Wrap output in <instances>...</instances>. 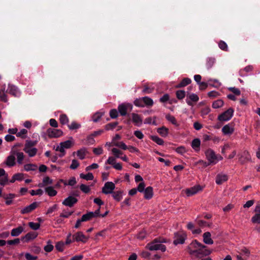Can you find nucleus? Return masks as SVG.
I'll use <instances>...</instances> for the list:
<instances>
[{
  "instance_id": "f257e3e1",
  "label": "nucleus",
  "mask_w": 260,
  "mask_h": 260,
  "mask_svg": "<svg viewBox=\"0 0 260 260\" xmlns=\"http://www.w3.org/2000/svg\"><path fill=\"white\" fill-rule=\"evenodd\" d=\"M187 249L190 255L197 257L207 256L211 253V250L206 246L200 243L197 240H193L187 246Z\"/></svg>"
},
{
  "instance_id": "f03ea898",
  "label": "nucleus",
  "mask_w": 260,
  "mask_h": 260,
  "mask_svg": "<svg viewBox=\"0 0 260 260\" xmlns=\"http://www.w3.org/2000/svg\"><path fill=\"white\" fill-rule=\"evenodd\" d=\"M167 242V239L164 238L158 237L147 244L146 247L151 251L160 250L162 252H165L166 250V247L162 243H166Z\"/></svg>"
},
{
  "instance_id": "7ed1b4c3",
  "label": "nucleus",
  "mask_w": 260,
  "mask_h": 260,
  "mask_svg": "<svg viewBox=\"0 0 260 260\" xmlns=\"http://www.w3.org/2000/svg\"><path fill=\"white\" fill-rule=\"evenodd\" d=\"M187 238V235L183 232H177L174 234V240L173 243L174 245L182 244L184 243Z\"/></svg>"
},
{
  "instance_id": "20e7f679",
  "label": "nucleus",
  "mask_w": 260,
  "mask_h": 260,
  "mask_svg": "<svg viewBox=\"0 0 260 260\" xmlns=\"http://www.w3.org/2000/svg\"><path fill=\"white\" fill-rule=\"evenodd\" d=\"M234 110L230 108L218 116V120L220 121H226L229 120L233 116Z\"/></svg>"
},
{
  "instance_id": "39448f33",
  "label": "nucleus",
  "mask_w": 260,
  "mask_h": 260,
  "mask_svg": "<svg viewBox=\"0 0 260 260\" xmlns=\"http://www.w3.org/2000/svg\"><path fill=\"white\" fill-rule=\"evenodd\" d=\"M207 159L211 164H215L217 162V157L214 151L211 149H208L205 151Z\"/></svg>"
},
{
  "instance_id": "423d86ee",
  "label": "nucleus",
  "mask_w": 260,
  "mask_h": 260,
  "mask_svg": "<svg viewBox=\"0 0 260 260\" xmlns=\"http://www.w3.org/2000/svg\"><path fill=\"white\" fill-rule=\"evenodd\" d=\"M115 188V184L112 182H107L102 188V192L105 194L112 193Z\"/></svg>"
},
{
  "instance_id": "0eeeda50",
  "label": "nucleus",
  "mask_w": 260,
  "mask_h": 260,
  "mask_svg": "<svg viewBox=\"0 0 260 260\" xmlns=\"http://www.w3.org/2000/svg\"><path fill=\"white\" fill-rule=\"evenodd\" d=\"M74 144V142L71 140H67L60 143V146H57L55 150L63 152L64 149H69L71 148Z\"/></svg>"
},
{
  "instance_id": "6e6552de",
  "label": "nucleus",
  "mask_w": 260,
  "mask_h": 260,
  "mask_svg": "<svg viewBox=\"0 0 260 260\" xmlns=\"http://www.w3.org/2000/svg\"><path fill=\"white\" fill-rule=\"evenodd\" d=\"M133 106L130 104H121L118 107V111L121 116H124L126 115L127 111L129 109L132 110Z\"/></svg>"
},
{
  "instance_id": "1a4fd4ad",
  "label": "nucleus",
  "mask_w": 260,
  "mask_h": 260,
  "mask_svg": "<svg viewBox=\"0 0 260 260\" xmlns=\"http://www.w3.org/2000/svg\"><path fill=\"white\" fill-rule=\"evenodd\" d=\"M73 241L76 242H81L86 243L89 238L88 236H86L82 232H78L72 236Z\"/></svg>"
},
{
  "instance_id": "9d476101",
  "label": "nucleus",
  "mask_w": 260,
  "mask_h": 260,
  "mask_svg": "<svg viewBox=\"0 0 260 260\" xmlns=\"http://www.w3.org/2000/svg\"><path fill=\"white\" fill-rule=\"evenodd\" d=\"M47 134L49 138H58L63 135V132L58 129L49 128L47 130Z\"/></svg>"
},
{
  "instance_id": "9b49d317",
  "label": "nucleus",
  "mask_w": 260,
  "mask_h": 260,
  "mask_svg": "<svg viewBox=\"0 0 260 260\" xmlns=\"http://www.w3.org/2000/svg\"><path fill=\"white\" fill-rule=\"evenodd\" d=\"M199 100V98L196 94L188 93L187 94L186 102L189 106H193V102L197 103Z\"/></svg>"
},
{
  "instance_id": "f8f14e48",
  "label": "nucleus",
  "mask_w": 260,
  "mask_h": 260,
  "mask_svg": "<svg viewBox=\"0 0 260 260\" xmlns=\"http://www.w3.org/2000/svg\"><path fill=\"white\" fill-rule=\"evenodd\" d=\"M8 182V175L4 169L0 168V185H5Z\"/></svg>"
},
{
  "instance_id": "ddd939ff",
  "label": "nucleus",
  "mask_w": 260,
  "mask_h": 260,
  "mask_svg": "<svg viewBox=\"0 0 260 260\" xmlns=\"http://www.w3.org/2000/svg\"><path fill=\"white\" fill-rule=\"evenodd\" d=\"M131 115L132 120L135 125L140 126L142 124L143 119L140 115L135 113H132Z\"/></svg>"
},
{
  "instance_id": "4468645a",
  "label": "nucleus",
  "mask_w": 260,
  "mask_h": 260,
  "mask_svg": "<svg viewBox=\"0 0 260 260\" xmlns=\"http://www.w3.org/2000/svg\"><path fill=\"white\" fill-rule=\"evenodd\" d=\"M77 202V199L73 196H69L62 202V204L66 206L71 207Z\"/></svg>"
},
{
  "instance_id": "2eb2a0df",
  "label": "nucleus",
  "mask_w": 260,
  "mask_h": 260,
  "mask_svg": "<svg viewBox=\"0 0 260 260\" xmlns=\"http://www.w3.org/2000/svg\"><path fill=\"white\" fill-rule=\"evenodd\" d=\"M250 159V155L247 151H244L239 158V161L241 164H244Z\"/></svg>"
},
{
  "instance_id": "dca6fc26",
  "label": "nucleus",
  "mask_w": 260,
  "mask_h": 260,
  "mask_svg": "<svg viewBox=\"0 0 260 260\" xmlns=\"http://www.w3.org/2000/svg\"><path fill=\"white\" fill-rule=\"evenodd\" d=\"M38 236V234L35 232H28L24 236L21 237V240L25 242H28L31 240L35 239Z\"/></svg>"
},
{
  "instance_id": "f3484780",
  "label": "nucleus",
  "mask_w": 260,
  "mask_h": 260,
  "mask_svg": "<svg viewBox=\"0 0 260 260\" xmlns=\"http://www.w3.org/2000/svg\"><path fill=\"white\" fill-rule=\"evenodd\" d=\"M38 206V203L37 202H34L29 206H27L24 208L21 211V213L22 214H27L30 213L34 210H35Z\"/></svg>"
},
{
  "instance_id": "a211bd4d",
  "label": "nucleus",
  "mask_w": 260,
  "mask_h": 260,
  "mask_svg": "<svg viewBox=\"0 0 260 260\" xmlns=\"http://www.w3.org/2000/svg\"><path fill=\"white\" fill-rule=\"evenodd\" d=\"M6 92L14 96H17L19 94L18 88L16 86L11 84H9Z\"/></svg>"
},
{
  "instance_id": "6ab92c4d",
  "label": "nucleus",
  "mask_w": 260,
  "mask_h": 260,
  "mask_svg": "<svg viewBox=\"0 0 260 260\" xmlns=\"http://www.w3.org/2000/svg\"><path fill=\"white\" fill-rule=\"evenodd\" d=\"M11 154L8 156L6 160V164L7 166L11 167L14 166L16 164L15 162V156L14 154L11 151Z\"/></svg>"
},
{
  "instance_id": "aec40b11",
  "label": "nucleus",
  "mask_w": 260,
  "mask_h": 260,
  "mask_svg": "<svg viewBox=\"0 0 260 260\" xmlns=\"http://www.w3.org/2000/svg\"><path fill=\"white\" fill-rule=\"evenodd\" d=\"M201 189V186L198 185L187 189L185 192L188 197H190L197 193Z\"/></svg>"
},
{
  "instance_id": "412c9836",
  "label": "nucleus",
  "mask_w": 260,
  "mask_h": 260,
  "mask_svg": "<svg viewBox=\"0 0 260 260\" xmlns=\"http://www.w3.org/2000/svg\"><path fill=\"white\" fill-rule=\"evenodd\" d=\"M15 197L16 194L14 193H4L3 198L6 200V204L9 206L13 203V199H14Z\"/></svg>"
},
{
  "instance_id": "4be33fe9",
  "label": "nucleus",
  "mask_w": 260,
  "mask_h": 260,
  "mask_svg": "<svg viewBox=\"0 0 260 260\" xmlns=\"http://www.w3.org/2000/svg\"><path fill=\"white\" fill-rule=\"evenodd\" d=\"M228 179V177L226 175L218 174L216 177L215 182L217 184L220 185L227 181Z\"/></svg>"
},
{
  "instance_id": "5701e85b",
  "label": "nucleus",
  "mask_w": 260,
  "mask_h": 260,
  "mask_svg": "<svg viewBox=\"0 0 260 260\" xmlns=\"http://www.w3.org/2000/svg\"><path fill=\"white\" fill-rule=\"evenodd\" d=\"M143 192L144 193V198L146 200H150L153 195L152 187L148 186L146 187Z\"/></svg>"
},
{
  "instance_id": "b1692460",
  "label": "nucleus",
  "mask_w": 260,
  "mask_h": 260,
  "mask_svg": "<svg viewBox=\"0 0 260 260\" xmlns=\"http://www.w3.org/2000/svg\"><path fill=\"white\" fill-rule=\"evenodd\" d=\"M211 233L209 232H206L204 233L203 235L204 242L208 245H211L213 243V241L211 238Z\"/></svg>"
},
{
  "instance_id": "393cba45",
  "label": "nucleus",
  "mask_w": 260,
  "mask_h": 260,
  "mask_svg": "<svg viewBox=\"0 0 260 260\" xmlns=\"http://www.w3.org/2000/svg\"><path fill=\"white\" fill-rule=\"evenodd\" d=\"M191 82V80L189 78H183L179 83L175 86L176 88H182L187 86Z\"/></svg>"
},
{
  "instance_id": "a878e982",
  "label": "nucleus",
  "mask_w": 260,
  "mask_h": 260,
  "mask_svg": "<svg viewBox=\"0 0 260 260\" xmlns=\"http://www.w3.org/2000/svg\"><path fill=\"white\" fill-rule=\"evenodd\" d=\"M201 141L199 138L194 139L191 142V147L197 152L200 150Z\"/></svg>"
},
{
  "instance_id": "bb28decb",
  "label": "nucleus",
  "mask_w": 260,
  "mask_h": 260,
  "mask_svg": "<svg viewBox=\"0 0 260 260\" xmlns=\"http://www.w3.org/2000/svg\"><path fill=\"white\" fill-rule=\"evenodd\" d=\"M234 131V128L231 126L230 124L224 125L222 128V132L224 135H231Z\"/></svg>"
},
{
  "instance_id": "cd10ccee",
  "label": "nucleus",
  "mask_w": 260,
  "mask_h": 260,
  "mask_svg": "<svg viewBox=\"0 0 260 260\" xmlns=\"http://www.w3.org/2000/svg\"><path fill=\"white\" fill-rule=\"evenodd\" d=\"M23 230L24 229L22 226H19L18 228L12 229L11 235L13 237L18 236L23 232Z\"/></svg>"
},
{
  "instance_id": "c85d7f7f",
  "label": "nucleus",
  "mask_w": 260,
  "mask_h": 260,
  "mask_svg": "<svg viewBox=\"0 0 260 260\" xmlns=\"http://www.w3.org/2000/svg\"><path fill=\"white\" fill-rule=\"evenodd\" d=\"M122 193L123 191L121 190H119L116 191H113L111 194H112V197L114 200L117 202H119L122 198Z\"/></svg>"
},
{
  "instance_id": "c756f323",
  "label": "nucleus",
  "mask_w": 260,
  "mask_h": 260,
  "mask_svg": "<svg viewBox=\"0 0 260 260\" xmlns=\"http://www.w3.org/2000/svg\"><path fill=\"white\" fill-rule=\"evenodd\" d=\"M216 62V59L214 57H208L206 59V67L208 70L210 69Z\"/></svg>"
},
{
  "instance_id": "7c9ffc66",
  "label": "nucleus",
  "mask_w": 260,
  "mask_h": 260,
  "mask_svg": "<svg viewBox=\"0 0 260 260\" xmlns=\"http://www.w3.org/2000/svg\"><path fill=\"white\" fill-rule=\"evenodd\" d=\"M157 132L161 137H166L168 134L169 129L165 126H162L158 128Z\"/></svg>"
},
{
  "instance_id": "2f4dec72",
  "label": "nucleus",
  "mask_w": 260,
  "mask_h": 260,
  "mask_svg": "<svg viewBox=\"0 0 260 260\" xmlns=\"http://www.w3.org/2000/svg\"><path fill=\"white\" fill-rule=\"evenodd\" d=\"M26 153H28L30 157L34 156L37 152V149L36 148H24L23 149Z\"/></svg>"
},
{
  "instance_id": "473e14b6",
  "label": "nucleus",
  "mask_w": 260,
  "mask_h": 260,
  "mask_svg": "<svg viewBox=\"0 0 260 260\" xmlns=\"http://www.w3.org/2000/svg\"><path fill=\"white\" fill-rule=\"evenodd\" d=\"M93 215L92 212H88L87 213L82 215L81 218V221L83 222L89 221L93 218Z\"/></svg>"
},
{
  "instance_id": "72a5a7b5",
  "label": "nucleus",
  "mask_w": 260,
  "mask_h": 260,
  "mask_svg": "<svg viewBox=\"0 0 260 260\" xmlns=\"http://www.w3.org/2000/svg\"><path fill=\"white\" fill-rule=\"evenodd\" d=\"M12 153L14 154L15 156V155L17 156V162L20 165L22 164L24 159L23 153L19 151H17V152H14Z\"/></svg>"
},
{
  "instance_id": "f704fd0d",
  "label": "nucleus",
  "mask_w": 260,
  "mask_h": 260,
  "mask_svg": "<svg viewBox=\"0 0 260 260\" xmlns=\"http://www.w3.org/2000/svg\"><path fill=\"white\" fill-rule=\"evenodd\" d=\"M45 191L50 197H54L57 194V191L53 188L52 186H48L46 187Z\"/></svg>"
},
{
  "instance_id": "c9c22d12",
  "label": "nucleus",
  "mask_w": 260,
  "mask_h": 260,
  "mask_svg": "<svg viewBox=\"0 0 260 260\" xmlns=\"http://www.w3.org/2000/svg\"><path fill=\"white\" fill-rule=\"evenodd\" d=\"M60 123L62 125L68 124L69 119L65 114H61L59 116Z\"/></svg>"
},
{
  "instance_id": "e433bc0d",
  "label": "nucleus",
  "mask_w": 260,
  "mask_h": 260,
  "mask_svg": "<svg viewBox=\"0 0 260 260\" xmlns=\"http://www.w3.org/2000/svg\"><path fill=\"white\" fill-rule=\"evenodd\" d=\"M166 118L167 120L171 122L174 125L178 126L179 125L178 123L177 122V120L175 117L170 114H167L166 116Z\"/></svg>"
},
{
  "instance_id": "4c0bfd02",
  "label": "nucleus",
  "mask_w": 260,
  "mask_h": 260,
  "mask_svg": "<svg viewBox=\"0 0 260 260\" xmlns=\"http://www.w3.org/2000/svg\"><path fill=\"white\" fill-rule=\"evenodd\" d=\"M86 153V149L85 148H82L77 151V155L80 159L82 160L85 158Z\"/></svg>"
},
{
  "instance_id": "58836bf2",
  "label": "nucleus",
  "mask_w": 260,
  "mask_h": 260,
  "mask_svg": "<svg viewBox=\"0 0 260 260\" xmlns=\"http://www.w3.org/2000/svg\"><path fill=\"white\" fill-rule=\"evenodd\" d=\"M150 139L159 145H162L164 143V140L157 136H151Z\"/></svg>"
},
{
  "instance_id": "ea45409f",
  "label": "nucleus",
  "mask_w": 260,
  "mask_h": 260,
  "mask_svg": "<svg viewBox=\"0 0 260 260\" xmlns=\"http://www.w3.org/2000/svg\"><path fill=\"white\" fill-rule=\"evenodd\" d=\"M143 100L144 101V106H152L153 105V100L148 96L143 97Z\"/></svg>"
},
{
  "instance_id": "a19ab883",
  "label": "nucleus",
  "mask_w": 260,
  "mask_h": 260,
  "mask_svg": "<svg viewBox=\"0 0 260 260\" xmlns=\"http://www.w3.org/2000/svg\"><path fill=\"white\" fill-rule=\"evenodd\" d=\"M80 177L82 179H85L86 180H92L93 179V175L91 173H88L87 174L81 173L80 174Z\"/></svg>"
},
{
  "instance_id": "79ce46f5",
  "label": "nucleus",
  "mask_w": 260,
  "mask_h": 260,
  "mask_svg": "<svg viewBox=\"0 0 260 260\" xmlns=\"http://www.w3.org/2000/svg\"><path fill=\"white\" fill-rule=\"evenodd\" d=\"M68 127L70 130H74L79 128L81 127V125L76 121H73L71 124H68Z\"/></svg>"
},
{
  "instance_id": "37998d69",
  "label": "nucleus",
  "mask_w": 260,
  "mask_h": 260,
  "mask_svg": "<svg viewBox=\"0 0 260 260\" xmlns=\"http://www.w3.org/2000/svg\"><path fill=\"white\" fill-rule=\"evenodd\" d=\"M27 130L26 129H22L18 133H17L16 136L18 137H20L22 139H25L27 137Z\"/></svg>"
},
{
  "instance_id": "c03bdc74",
  "label": "nucleus",
  "mask_w": 260,
  "mask_h": 260,
  "mask_svg": "<svg viewBox=\"0 0 260 260\" xmlns=\"http://www.w3.org/2000/svg\"><path fill=\"white\" fill-rule=\"evenodd\" d=\"M176 95L178 100H182L185 96L186 92L183 90H179L176 91Z\"/></svg>"
},
{
  "instance_id": "a18cd8bd",
  "label": "nucleus",
  "mask_w": 260,
  "mask_h": 260,
  "mask_svg": "<svg viewBox=\"0 0 260 260\" xmlns=\"http://www.w3.org/2000/svg\"><path fill=\"white\" fill-rule=\"evenodd\" d=\"M223 101L221 100H218L214 101L212 104V107L214 109L221 107L223 105Z\"/></svg>"
},
{
  "instance_id": "49530a36",
  "label": "nucleus",
  "mask_w": 260,
  "mask_h": 260,
  "mask_svg": "<svg viewBox=\"0 0 260 260\" xmlns=\"http://www.w3.org/2000/svg\"><path fill=\"white\" fill-rule=\"evenodd\" d=\"M118 122L109 123L105 126V128L107 131L113 129L118 125Z\"/></svg>"
},
{
  "instance_id": "de8ad7c7",
  "label": "nucleus",
  "mask_w": 260,
  "mask_h": 260,
  "mask_svg": "<svg viewBox=\"0 0 260 260\" xmlns=\"http://www.w3.org/2000/svg\"><path fill=\"white\" fill-rule=\"evenodd\" d=\"M37 169V166L34 164H26L24 165V170L26 171H35Z\"/></svg>"
},
{
  "instance_id": "09e8293b",
  "label": "nucleus",
  "mask_w": 260,
  "mask_h": 260,
  "mask_svg": "<svg viewBox=\"0 0 260 260\" xmlns=\"http://www.w3.org/2000/svg\"><path fill=\"white\" fill-rule=\"evenodd\" d=\"M37 144V141L26 140L24 148H31L32 147L35 146Z\"/></svg>"
},
{
  "instance_id": "8fccbe9b",
  "label": "nucleus",
  "mask_w": 260,
  "mask_h": 260,
  "mask_svg": "<svg viewBox=\"0 0 260 260\" xmlns=\"http://www.w3.org/2000/svg\"><path fill=\"white\" fill-rule=\"evenodd\" d=\"M60 181L63 182L65 185H70V186H73L76 183V180L75 177H72L68 181V183H67L66 181H64L63 180H60Z\"/></svg>"
},
{
  "instance_id": "3c124183",
  "label": "nucleus",
  "mask_w": 260,
  "mask_h": 260,
  "mask_svg": "<svg viewBox=\"0 0 260 260\" xmlns=\"http://www.w3.org/2000/svg\"><path fill=\"white\" fill-rule=\"evenodd\" d=\"M66 244L63 242L59 241L56 244L55 248L58 251L62 252L63 251L64 246Z\"/></svg>"
},
{
  "instance_id": "603ef678",
  "label": "nucleus",
  "mask_w": 260,
  "mask_h": 260,
  "mask_svg": "<svg viewBox=\"0 0 260 260\" xmlns=\"http://www.w3.org/2000/svg\"><path fill=\"white\" fill-rule=\"evenodd\" d=\"M103 115V113L102 112H96L92 116V120L94 122H97L101 119L102 116Z\"/></svg>"
},
{
  "instance_id": "864d4df0",
  "label": "nucleus",
  "mask_w": 260,
  "mask_h": 260,
  "mask_svg": "<svg viewBox=\"0 0 260 260\" xmlns=\"http://www.w3.org/2000/svg\"><path fill=\"white\" fill-rule=\"evenodd\" d=\"M28 226L33 230H37L40 228V223H35L34 222H29L28 223Z\"/></svg>"
},
{
  "instance_id": "5fc2aeb1",
  "label": "nucleus",
  "mask_w": 260,
  "mask_h": 260,
  "mask_svg": "<svg viewBox=\"0 0 260 260\" xmlns=\"http://www.w3.org/2000/svg\"><path fill=\"white\" fill-rule=\"evenodd\" d=\"M51 241L49 240L47 242V245L44 247V249L46 252H50L53 249L54 246L51 244Z\"/></svg>"
},
{
  "instance_id": "6e6d98bb",
  "label": "nucleus",
  "mask_w": 260,
  "mask_h": 260,
  "mask_svg": "<svg viewBox=\"0 0 260 260\" xmlns=\"http://www.w3.org/2000/svg\"><path fill=\"white\" fill-rule=\"evenodd\" d=\"M144 101L143 100V98L140 99H137L135 100L134 104L135 106L139 107H144V104L143 103Z\"/></svg>"
},
{
  "instance_id": "4d7b16f0",
  "label": "nucleus",
  "mask_w": 260,
  "mask_h": 260,
  "mask_svg": "<svg viewBox=\"0 0 260 260\" xmlns=\"http://www.w3.org/2000/svg\"><path fill=\"white\" fill-rule=\"evenodd\" d=\"M253 70V67L252 66H246L243 70L240 71V76H245V74H244V72H249L252 71Z\"/></svg>"
},
{
  "instance_id": "13d9d810",
  "label": "nucleus",
  "mask_w": 260,
  "mask_h": 260,
  "mask_svg": "<svg viewBox=\"0 0 260 260\" xmlns=\"http://www.w3.org/2000/svg\"><path fill=\"white\" fill-rule=\"evenodd\" d=\"M218 46L220 49L223 51H228V45L226 43L223 41H220L218 43Z\"/></svg>"
},
{
  "instance_id": "bf43d9fd",
  "label": "nucleus",
  "mask_w": 260,
  "mask_h": 260,
  "mask_svg": "<svg viewBox=\"0 0 260 260\" xmlns=\"http://www.w3.org/2000/svg\"><path fill=\"white\" fill-rule=\"evenodd\" d=\"M251 221L254 223H260V214H256L252 217Z\"/></svg>"
},
{
  "instance_id": "052dcab7",
  "label": "nucleus",
  "mask_w": 260,
  "mask_h": 260,
  "mask_svg": "<svg viewBox=\"0 0 260 260\" xmlns=\"http://www.w3.org/2000/svg\"><path fill=\"white\" fill-rule=\"evenodd\" d=\"M110 116L112 119L116 118L118 117V112L116 109H113L110 111Z\"/></svg>"
},
{
  "instance_id": "680f3d73",
  "label": "nucleus",
  "mask_w": 260,
  "mask_h": 260,
  "mask_svg": "<svg viewBox=\"0 0 260 260\" xmlns=\"http://www.w3.org/2000/svg\"><path fill=\"white\" fill-rule=\"evenodd\" d=\"M112 152L115 156L117 158H119L120 155H122L123 154V152L115 148H113L112 149Z\"/></svg>"
},
{
  "instance_id": "e2e57ef3",
  "label": "nucleus",
  "mask_w": 260,
  "mask_h": 260,
  "mask_svg": "<svg viewBox=\"0 0 260 260\" xmlns=\"http://www.w3.org/2000/svg\"><path fill=\"white\" fill-rule=\"evenodd\" d=\"M79 166V162L76 159H73L72 161V164L70 167V169L72 170H75L77 169Z\"/></svg>"
},
{
  "instance_id": "0e129e2a",
  "label": "nucleus",
  "mask_w": 260,
  "mask_h": 260,
  "mask_svg": "<svg viewBox=\"0 0 260 260\" xmlns=\"http://www.w3.org/2000/svg\"><path fill=\"white\" fill-rule=\"evenodd\" d=\"M80 188L83 192H84L85 193H88L90 190L89 187L87 185L84 184H82L80 185Z\"/></svg>"
},
{
  "instance_id": "69168bd1",
  "label": "nucleus",
  "mask_w": 260,
  "mask_h": 260,
  "mask_svg": "<svg viewBox=\"0 0 260 260\" xmlns=\"http://www.w3.org/2000/svg\"><path fill=\"white\" fill-rule=\"evenodd\" d=\"M95 141L94 139L93 136L91 134L89 135L86 139V144L88 145L93 144Z\"/></svg>"
},
{
  "instance_id": "338daca9",
  "label": "nucleus",
  "mask_w": 260,
  "mask_h": 260,
  "mask_svg": "<svg viewBox=\"0 0 260 260\" xmlns=\"http://www.w3.org/2000/svg\"><path fill=\"white\" fill-rule=\"evenodd\" d=\"M145 184L144 182H142L139 183L136 189H137V191H139L140 192H143L145 189Z\"/></svg>"
},
{
  "instance_id": "774afa93",
  "label": "nucleus",
  "mask_w": 260,
  "mask_h": 260,
  "mask_svg": "<svg viewBox=\"0 0 260 260\" xmlns=\"http://www.w3.org/2000/svg\"><path fill=\"white\" fill-rule=\"evenodd\" d=\"M228 89L232 92L234 94H235L236 95H240L241 94V91L240 90L237 88H236L235 87H229L228 88Z\"/></svg>"
}]
</instances>
